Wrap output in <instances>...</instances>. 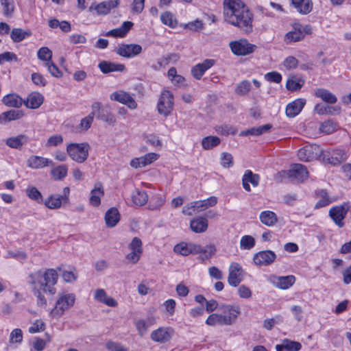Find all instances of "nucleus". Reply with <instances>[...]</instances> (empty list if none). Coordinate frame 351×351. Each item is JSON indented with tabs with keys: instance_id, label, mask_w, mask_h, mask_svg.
<instances>
[{
	"instance_id": "7c9ffc66",
	"label": "nucleus",
	"mask_w": 351,
	"mask_h": 351,
	"mask_svg": "<svg viewBox=\"0 0 351 351\" xmlns=\"http://www.w3.org/2000/svg\"><path fill=\"white\" fill-rule=\"evenodd\" d=\"M315 95L321 98L324 102L330 104H335L337 101V97L325 88H317L315 90Z\"/></svg>"
},
{
	"instance_id": "69168bd1",
	"label": "nucleus",
	"mask_w": 351,
	"mask_h": 351,
	"mask_svg": "<svg viewBox=\"0 0 351 351\" xmlns=\"http://www.w3.org/2000/svg\"><path fill=\"white\" fill-rule=\"evenodd\" d=\"M298 64V60L293 56H289L284 61V66L288 70L296 68Z\"/></svg>"
},
{
	"instance_id": "2eb2a0df",
	"label": "nucleus",
	"mask_w": 351,
	"mask_h": 351,
	"mask_svg": "<svg viewBox=\"0 0 351 351\" xmlns=\"http://www.w3.org/2000/svg\"><path fill=\"white\" fill-rule=\"evenodd\" d=\"M173 330L170 327H160L151 332V339L156 343H165L169 341L173 335Z\"/></svg>"
},
{
	"instance_id": "09e8293b",
	"label": "nucleus",
	"mask_w": 351,
	"mask_h": 351,
	"mask_svg": "<svg viewBox=\"0 0 351 351\" xmlns=\"http://www.w3.org/2000/svg\"><path fill=\"white\" fill-rule=\"evenodd\" d=\"M255 245V239L250 235L243 236L240 241V247L243 250H250Z\"/></svg>"
},
{
	"instance_id": "7ed1b4c3",
	"label": "nucleus",
	"mask_w": 351,
	"mask_h": 351,
	"mask_svg": "<svg viewBox=\"0 0 351 351\" xmlns=\"http://www.w3.org/2000/svg\"><path fill=\"white\" fill-rule=\"evenodd\" d=\"M219 309L223 313H229V315L221 313H213L206 320V324L210 326L215 325L230 326L233 324L239 315L241 313L240 308L238 306L230 304H222Z\"/></svg>"
},
{
	"instance_id": "72a5a7b5",
	"label": "nucleus",
	"mask_w": 351,
	"mask_h": 351,
	"mask_svg": "<svg viewBox=\"0 0 351 351\" xmlns=\"http://www.w3.org/2000/svg\"><path fill=\"white\" fill-rule=\"evenodd\" d=\"M132 202L136 206H143L148 201V195L145 191L135 189L132 196Z\"/></svg>"
},
{
	"instance_id": "774afa93",
	"label": "nucleus",
	"mask_w": 351,
	"mask_h": 351,
	"mask_svg": "<svg viewBox=\"0 0 351 351\" xmlns=\"http://www.w3.org/2000/svg\"><path fill=\"white\" fill-rule=\"evenodd\" d=\"M291 311L298 322L302 321L303 309L300 306L294 305L291 308Z\"/></svg>"
},
{
	"instance_id": "338daca9",
	"label": "nucleus",
	"mask_w": 351,
	"mask_h": 351,
	"mask_svg": "<svg viewBox=\"0 0 351 351\" xmlns=\"http://www.w3.org/2000/svg\"><path fill=\"white\" fill-rule=\"evenodd\" d=\"M121 219V215L118 209L111 207V228L115 226Z\"/></svg>"
},
{
	"instance_id": "c756f323",
	"label": "nucleus",
	"mask_w": 351,
	"mask_h": 351,
	"mask_svg": "<svg viewBox=\"0 0 351 351\" xmlns=\"http://www.w3.org/2000/svg\"><path fill=\"white\" fill-rule=\"evenodd\" d=\"M4 105L11 108H20L23 104V99L15 93L8 94L2 99Z\"/></svg>"
},
{
	"instance_id": "0e129e2a",
	"label": "nucleus",
	"mask_w": 351,
	"mask_h": 351,
	"mask_svg": "<svg viewBox=\"0 0 351 351\" xmlns=\"http://www.w3.org/2000/svg\"><path fill=\"white\" fill-rule=\"evenodd\" d=\"M63 141V138L60 134L51 136L49 138L47 142V146L56 147L61 144Z\"/></svg>"
},
{
	"instance_id": "4be33fe9",
	"label": "nucleus",
	"mask_w": 351,
	"mask_h": 351,
	"mask_svg": "<svg viewBox=\"0 0 351 351\" xmlns=\"http://www.w3.org/2000/svg\"><path fill=\"white\" fill-rule=\"evenodd\" d=\"M305 103L306 100L301 98L289 103L286 108L285 112L287 116L293 118L298 115L304 108Z\"/></svg>"
},
{
	"instance_id": "a19ab883",
	"label": "nucleus",
	"mask_w": 351,
	"mask_h": 351,
	"mask_svg": "<svg viewBox=\"0 0 351 351\" xmlns=\"http://www.w3.org/2000/svg\"><path fill=\"white\" fill-rule=\"evenodd\" d=\"M251 88L252 86L250 82L245 80L237 85L235 88V93L240 96H244L249 93Z\"/></svg>"
},
{
	"instance_id": "bf43d9fd",
	"label": "nucleus",
	"mask_w": 351,
	"mask_h": 351,
	"mask_svg": "<svg viewBox=\"0 0 351 351\" xmlns=\"http://www.w3.org/2000/svg\"><path fill=\"white\" fill-rule=\"evenodd\" d=\"M45 324L41 320H36L29 328L28 331L29 333L34 334L44 330Z\"/></svg>"
},
{
	"instance_id": "f3484780",
	"label": "nucleus",
	"mask_w": 351,
	"mask_h": 351,
	"mask_svg": "<svg viewBox=\"0 0 351 351\" xmlns=\"http://www.w3.org/2000/svg\"><path fill=\"white\" fill-rule=\"evenodd\" d=\"M112 96L114 100L127 106L132 110L137 108V104L134 99L129 93L123 90L116 91Z\"/></svg>"
},
{
	"instance_id": "6e6d98bb",
	"label": "nucleus",
	"mask_w": 351,
	"mask_h": 351,
	"mask_svg": "<svg viewBox=\"0 0 351 351\" xmlns=\"http://www.w3.org/2000/svg\"><path fill=\"white\" fill-rule=\"evenodd\" d=\"M45 65L47 67L48 71L52 76L56 77H60L62 75V71L52 61L48 63H45Z\"/></svg>"
},
{
	"instance_id": "bb28decb",
	"label": "nucleus",
	"mask_w": 351,
	"mask_h": 351,
	"mask_svg": "<svg viewBox=\"0 0 351 351\" xmlns=\"http://www.w3.org/2000/svg\"><path fill=\"white\" fill-rule=\"evenodd\" d=\"M291 3L297 11L302 14H307L313 10L311 0H291Z\"/></svg>"
},
{
	"instance_id": "58836bf2",
	"label": "nucleus",
	"mask_w": 351,
	"mask_h": 351,
	"mask_svg": "<svg viewBox=\"0 0 351 351\" xmlns=\"http://www.w3.org/2000/svg\"><path fill=\"white\" fill-rule=\"evenodd\" d=\"M217 249L214 244H210L206 245L204 247H202V252L199 253V258L204 261L206 260H208L213 257V256L216 252Z\"/></svg>"
},
{
	"instance_id": "680f3d73",
	"label": "nucleus",
	"mask_w": 351,
	"mask_h": 351,
	"mask_svg": "<svg viewBox=\"0 0 351 351\" xmlns=\"http://www.w3.org/2000/svg\"><path fill=\"white\" fill-rule=\"evenodd\" d=\"M32 80L34 84L38 86H45L47 84L46 80L43 75L39 73H34L32 74Z\"/></svg>"
},
{
	"instance_id": "aec40b11",
	"label": "nucleus",
	"mask_w": 351,
	"mask_h": 351,
	"mask_svg": "<svg viewBox=\"0 0 351 351\" xmlns=\"http://www.w3.org/2000/svg\"><path fill=\"white\" fill-rule=\"evenodd\" d=\"M215 64V60L212 59H206L203 62L199 63L194 66L191 69L192 75L196 80H200L204 73L211 68Z\"/></svg>"
},
{
	"instance_id": "6ab92c4d",
	"label": "nucleus",
	"mask_w": 351,
	"mask_h": 351,
	"mask_svg": "<svg viewBox=\"0 0 351 351\" xmlns=\"http://www.w3.org/2000/svg\"><path fill=\"white\" fill-rule=\"evenodd\" d=\"M269 279L275 287L281 289H289L293 285L295 280V278L292 275L287 276H271Z\"/></svg>"
},
{
	"instance_id": "e2e57ef3",
	"label": "nucleus",
	"mask_w": 351,
	"mask_h": 351,
	"mask_svg": "<svg viewBox=\"0 0 351 351\" xmlns=\"http://www.w3.org/2000/svg\"><path fill=\"white\" fill-rule=\"evenodd\" d=\"M160 20L163 24L169 27H173L175 25L173 21V15L169 12H165L162 13L160 16Z\"/></svg>"
},
{
	"instance_id": "a211bd4d",
	"label": "nucleus",
	"mask_w": 351,
	"mask_h": 351,
	"mask_svg": "<svg viewBox=\"0 0 351 351\" xmlns=\"http://www.w3.org/2000/svg\"><path fill=\"white\" fill-rule=\"evenodd\" d=\"M53 165L51 160L38 156H31L27 160V167L34 169H42Z\"/></svg>"
},
{
	"instance_id": "f704fd0d",
	"label": "nucleus",
	"mask_w": 351,
	"mask_h": 351,
	"mask_svg": "<svg viewBox=\"0 0 351 351\" xmlns=\"http://www.w3.org/2000/svg\"><path fill=\"white\" fill-rule=\"evenodd\" d=\"M68 173V167L65 165H60L53 167L51 170V175L55 180H62Z\"/></svg>"
},
{
	"instance_id": "8fccbe9b",
	"label": "nucleus",
	"mask_w": 351,
	"mask_h": 351,
	"mask_svg": "<svg viewBox=\"0 0 351 351\" xmlns=\"http://www.w3.org/2000/svg\"><path fill=\"white\" fill-rule=\"evenodd\" d=\"M138 334L140 337H143L147 332L149 326L145 322L144 319H139L134 322Z\"/></svg>"
},
{
	"instance_id": "dca6fc26",
	"label": "nucleus",
	"mask_w": 351,
	"mask_h": 351,
	"mask_svg": "<svg viewBox=\"0 0 351 351\" xmlns=\"http://www.w3.org/2000/svg\"><path fill=\"white\" fill-rule=\"evenodd\" d=\"M228 271V284L234 287H237L243 279L241 266L237 263H232L230 265Z\"/></svg>"
},
{
	"instance_id": "20e7f679",
	"label": "nucleus",
	"mask_w": 351,
	"mask_h": 351,
	"mask_svg": "<svg viewBox=\"0 0 351 351\" xmlns=\"http://www.w3.org/2000/svg\"><path fill=\"white\" fill-rule=\"evenodd\" d=\"M75 300V295L72 293H64L60 295L54 308L51 311V315L56 319L60 318L65 311L73 305Z\"/></svg>"
},
{
	"instance_id": "4d7b16f0",
	"label": "nucleus",
	"mask_w": 351,
	"mask_h": 351,
	"mask_svg": "<svg viewBox=\"0 0 351 351\" xmlns=\"http://www.w3.org/2000/svg\"><path fill=\"white\" fill-rule=\"evenodd\" d=\"M23 340V332L22 330L19 328H16L12 331L10 336V342L12 343H21Z\"/></svg>"
},
{
	"instance_id": "1a4fd4ad",
	"label": "nucleus",
	"mask_w": 351,
	"mask_h": 351,
	"mask_svg": "<svg viewBox=\"0 0 351 351\" xmlns=\"http://www.w3.org/2000/svg\"><path fill=\"white\" fill-rule=\"evenodd\" d=\"M115 52L120 56L132 58L139 55L142 51V47L138 44L121 43L114 49Z\"/></svg>"
},
{
	"instance_id": "37998d69",
	"label": "nucleus",
	"mask_w": 351,
	"mask_h": 351,
	"mask_svg": "<svg viewBox=\"0 0 351 351\" xmlns=\"http://www.w3.org/2000/svg\"><path fill=\"white\" fill-rule=\"evenodd\" d=\"M26 195L32 200L41 203L43 202V195L41 193L33 186H29L25 190Z\"/></svg>"
},
{
	"instance_id": "e433bc0d",
	"label": "nucleus",
	"mask_w": 351,
	"mask_h": 351,
	"mask_svg": "<svg viewBox=\"0 0 351 351\" xmlns=\"http://www.w3.org/2000/svg\"><path fill=\"white\" fill-rule=\"evenodd\" d=\"M195 206L197 210H204L206 208L214 206L217 203V198L215 196H211L206 199L194 202Z\"/></svg>"
},
{
	"instance_id": "de8ad7c7",
	"label": "nucleus",
	"mask_w": 351,
	"mask_h": 351,
	"mask_svg": "<svg viewBox=\"0 0 351 351\" xmlns=\"http://www.w3.org/2000/svg\"><path fill=\"white\" fill-rule=\"evenodd\" d=\"M94 298L99 302L110 306V298L103 289H97L94 292Z\"/></svg>"
},
{
	"instance_id": "c85d7f7f",
	"label": "nucleus",
	"mask_w": 351,
	"mask_h": 351,
	"mask_svg": "<svg viewBox=\"0 0 351 351\" xmlns=\"http://www.w3.org/2000/svg\"><path fill=\"white\" fill-rule=\"evenodd\" d=\"M24 116L22 110H11L0 114V123L5 124L11 121L18 120Z\"/></svg>"
},
{
	"instance_id": "6e6552de",
	"label": "nucleus",
	"mask_w": 351,
	"mask_h": 351,
	"mask_svg": "<svg viewBox=\"0 0 351 351\" xmlns=\"http://www.w3.org/2000/svg\"><path fill=\"white\" fill-rule=\"evenodd\" d=\"M348 158L347 153L343 149H334L331 151H323L322 160L332 165H337L345 161Z\"/></svg>"
},
{
	"instance_id": "4c0bfd02",
	"label": "nucleus",
	"mask_w": 351,
	"mask_h": 351,
	"mask_svg": "<svg viewBox=\"0 0 351 351\" xmlns=\"http://www.w3.org/2000/svg\"><path fill=\"white\" fill-rule=\"evenodd\" d=\"M220 143V138L216 136H208L202 140V147L209 150L217 147Z\"/></svg>"
},
{
	"instance_id": "603ef678",
	"label": "nucleus",
	"mask_w": 351,
	"mask_h": 351,
	"mask_svg": "<svg viewBox=\"0 0 351 351\" xmlns=\"http://www.w3.org/2000/svg\"><path fill=\"white\" fill-rule=\"evenodd\" d=\"M173 251L182 256L189 255V247L188 243L181 242L174 246Z\"/></svg>"
},
{
	"instance_id": "f257e3e1",
	"label": "nucleus",
	"mask_w": 351,
	"mask_h": 351,
	"mask_svg": "<svg viewBox=\"0 0 351 351\" xmlns=\"http://www.w3.org/2000/svg\"><path fill=\"white\" fill-rule=\"evenodd\" d=\"M225 20L246 33L252 31L253 14L241 0H224Z\"/></svg>"
},
{
	"instance_id": "c03bdc74",
	"label": "nucleus",
	"mask_w": 351,
	"mask_h": 351,
	"mask_svg": "<svg viewBox=\"0 0 351 351\" xmlns=\"http://www.w3.org/2000/svg\"><path fill=\"white\" fill-rule=\"evenodd\" d=\"M285 37L289 42H298L304 39V34H302L297 25L293 31L286 34Z\"/></svg>"
},
{
	"instance_id": "13d9d810",
	"label": "nucleus",
	"mask_w": 351,
	"mask_h": 351,
	"mask_svg": "<svg viewBox=\"0 0 351 351\" xmlns=\"http://www.w3.org/2000/svg\"><path fill=\"white\" fill-rule=\"evenodd\" d=\"M265 78L269 82L280 83L282 80V75L276 71H271L265 75Z\"/></svg>"
},
{
	"instance_id": "5701e85b",
	"label": "nucleus",
	"mask_w": 351,
	"mask_h": 351,
	"mask_svg": "<svg viewBox=\"0 0 351 351\" xmlns=\"http://www.w3.org/2000/svg\"><path fill=\"white\" fill-rule=\"evenodd\" d=\"M104 195L103 186L101 182L95 184L94 188L90 191L89 203L94 207H98L101 204V197Z\"/></svg>"
},
{
	"instance_id": "423d86ee",
	"label": "nucleus",
	"mask_w": 351,
	"mask_h": 351,
	"mask_svg": "<svg viewBox=\"0 0 351 351\" xmlns=\"http://www.w3.org/2000/svg\"><path fill=\"white\" fill-rule=\"evenodd\" d=\"M173 93L168 90H164L160 95L157 104L158 113L165 117H168L173 109Z\"/></svg>"
},
{
	"instance_id": "a18cd8bd",
	"label": "nucleus",
	"mask_w": 351,
	"mask_h": 351,
	"mask_svg": "<svg viewBox=\"0 0 351 351\" xmlns=\"http://www.w3.org/2000/svg\"><path fill=\"white\" fill-rule=\"evenodd\" d=\"M37 56L41 61L48 63L51 61L52 51L48 47H43L38 49Z\"/></svg>"
},
{
	"instance_id": "864d4df0",
	"label": "nucleus",
	"mask_w": 351,
	"mask_h": 351,
	"mask_svg": "<svg viewBox=\"0 0 351 351\" xmlns=\"http://www.w3.org/2000/svg\"><path fill=\"white\" fill-rule=\"evenodd\" d=\"M221 165L224 168H230L233 165V157L227 152H223L221 155Z\"/></svg>"
},
{
	"instance_id": "4468645a",
	"label": "nucleus",
	"mask_w": 351,
	"mask_h": 351,
	"mask_svg": "<svg viewBox=\"0 0 351 351\" xmlns=\"http://www.w3.org/2000/svg\"><path fill=\"white\" fill-rule=\"evenodd\" d=\"M276 258V254L271 250H263L256 253L253 258L257 266H267L273 263Z\"/></svg>"
},
{
	"instance_id": "052dcab7",
	"label": "nucleus",
	"mask_w": 351,
	"mask_h": 351,
	"mask_svg": "<svg viewBox=\"0 0 351 351\" xmlns=\"http://www.w3.org/2000/svg\"><path fill=\"white\" fill-rule=\"evenodd\" d=\"M322 199H319L315 204V208H319L328 205L331 201L327 196V193L325 191H322L320 193Z\"/></svg>"
},
{
	"instance_id": "2f4dec72",
	"label": "nucleus",
	"mask_w": 351,
	"mask_h": 351,
	"mask_svg": "<svg viewBox=\"0 0 351 351\" xmlns=\"http://www.w3.org/2000/svg\"><path fill=\"white\" fill-rule=\"evenodd\" d=\"M259 218L261 221L267 226H274L278 221L276 213L270 210L261 212Z\"/></svg>"
},
{
	"instance_id": "39448f33",
	"label": "nucleus",
	"mask_w": 351,
	"mask_h": 351,
	"mask_svg": "<svg viewBox=\"0 0 351 351\" xmlns=\"http://www.w3.org/2000/svg\"><path fill=\"white\" fill-rule=\"evenodd\" d=\"M89 145L87 143H71L66 152L70 158L79 163L84 162L88 156Z\"/></svg>"
},
{
	"instance_id": "0eeeda50",
	"label": "nucleus",
	"mask_w": 351,
	"mask_h": 351,
	"mask_svg": "<svg viewBox=\"0 0 351 351\" xmlns=\"http://www.w3.org/2000/svg\"><path fill=\"white\" fill-rule=\"evenodd\" d=\"M322 150L317 145H307L298 150V156L300 160L308 162L317 158L322 159Z\"/></svg>"
},
{
	"instance_id": "9d476101",
	"label": "nucleus",
	"mask_w": 351,
	"mask_h": 351,
	"mask_svg": "<svg viewBox=\"0 0 351 351\" xmlns=\"http://www.w3.org/2000/svg\"><path fill=\"white\" fill-rule=\"evenodd\" d=\"M232 52L237 56H245L252 53L256 46L249 43L246 40L231 41L229 44Z\"/></svg>"
},
{
	"instance_id": "cd10ccee",
	"label": "nucleus",
	"mask_w": 351,
	"mask_h": 351,
	"mask_svg": "<svg viewBox=\"0 0 351 351\" xmlns=\"http://www.w3.org/2000/svg\"><path fill=\"white\" fill-rule=\"evenodd\" d=\"M208 221L206 218L199 217L193 219L190 223V227L193 232L202 233L206 231L208 228Z\"/></svg>"
},
{
	"instance_id": "473e14b6",
	"label": "nucleus",
	"mask_w": 351,
	"mask_h": 351,
	"mask_svg": "<svg viewBox=\"0 0 351 351\" xmlns=\"http://www.w3.org/2000/svg\"><path fill=\"white\" fill-rule=\"evenodd\" d=\"M134 24L131 21H125L121 27L111 29V36L114 37H124L132 29Z\"/></svg>"
},
{
	"instance_id": "b1692460",
	"label": "nucleus",
	"mask_w": 351,
	"mask_h": 351,
	"mask_svg": "<svg viewBox=\"0 0 351 351\" xmlns=\"http://www.w3.org/2000/svg\"><path fill=\"white\" fill-rule=\"evenodd\" d=\"M91 108L92 112L88 116L83 118L80 121L79 127L83 132L88 130L90 128L93 121L94 116L96 114V110H99L100 109V103H93Z\"/></svg>"
},
{
	"instance_id": "c9c22d12",
	"label": "nucleus",
	"mask_w": 351,
	"mask_h": 351,
	"mask_svg": "<svg viewBox=\"0 0 351 351\" xmlns=\"http://www.w3.org/2000/svg\"><path fill=\"white\" fill-rule=\"evenodd\" d=\"M304 84V80L296 76H291L287 80L286 87L289 90L295 91L300 90Z\"/></svg>"
},
{
	"instance_id": "ddd939ff",
	"label": "nucleus",
	"mask_w": 351,
	"mask_h": 351,
	"mask_svg": "<svg viewBox=\"0 0 351 351\" xmlns=\"http://www.w3.org/2000/svg\"><path fill=\"white\" fill-rule=\"evenodd\" d=\"M130 252L126 255V259L132 263H136L143 253L142 241L138 237H134L129 245Z\"/></svg>"
},
{
	"instance_id": "79ce46f5",
	"label": "nucleus",
	"mask_w": 351,
	"mask_h": 351,
	"mask_svg": "<svg viewBox=\"0 0 351 351\" xmlns=\"http://www.w3.org/2000/svg\"><path fill=\"white\" fill-rule=\"evenodd\" d=\"M3 8V14L6 17H12L14 11V5L12 0H0Z\"/></svg>"
},
{
	"instance_id": "5fc2aeb1",
	"label": "nucleus",
	"mask_w": 351,
	"mask_h": 351,
	"mask_svg": "<svg viewBox=\"0 0 351 351\" xmlns=\"http://www.w3.org/2000/svg\"><path fill=\"white\" fill-rule=\"evenodd\" d=\"M284 347H285V350L287 351H298L301 349L302 346L298 341L285 339Z\"/></svg>"
},
{
	"instance_id": "f03ea898",
	"label": "nucleus",
	"mask_w": 351,
	"mask_h": 351,
	"mask_svg": "<svg viewBox=\"0 0 351 351\" xmlns=\"http://www.w3.org/2000/svg\"><path fill=\"white\" fill-rule=\"evenodd\" d=\"M58 274L53 269H47L45 271H37L29 274L28 283L32 286L34 295L38 300V303L45 304L47 300L43 293L54 294L56 289L54 285L58 281Z\"/></svg>"
},
{
	"instance_id": "3c124183",
	"label": "nucleus",
	"mask_w": 351,
	"mask_h": 351,
	"mask_svg": "<svg viewBox=\"0 0 351 351\" xmlns=\"http://www.w3.org/2000/svg\"><path fill=\"white\" fill-rule=\"evenodd\" d=\"M93 10H96L98 14H107L110 8L107 6L106 2H101L96 5L92 4L89 8V10L92 11Z\"/></svg>"
},
{
	"instance_id": "49530a36",
	"label": "nucleus",
	"mask_w": 351,
	"mask_h": 351,
	"mask_svg": "<svg viewBox=\"0 0 351 351\" xmlns=\"http://www.w3.org/2000/svg\"><path fill=\"white\" fill-rule=\"evenodd\" d=\"M29 34L21 28H14L11 33L10 37L15 43H19L28 36Z\"/></svg>"
},
{
	"instance_id": "9b49d317",
	"label": "nucleus",
	"mask_w": 351,
	"mask_h": 351,
	"mask_svg": "<svg viewBox=\"0 0 351 351\" xmlns=\"http://www.w3.org/2000/svg\"><path fill=\"white\" fill-rule=\"evenodd\" d=\"M348 211L347 204L332 207L329 210V216L333 222L339 228L344 226L343 219Z\"/></svg>"
},
{
	"instance_id": "f8f14e48",
	"label": "nucleus",
	"mask_w": 351,
	"mask_h": 351,
	"mask_svg": "<svg viewBox=\"0 0 351 351\" xmlns=\"http://www.w3.org/2000/svg\"><path fill=\"white\" fill-rule=\"evenodd\" d=\"M284 174L293 180L303 182L308 178V171L306 167L302 164H294L287 171H283Z\"/></svg>"
},
{
	"instance_id": "393cba45",
	"label": "nucleus",
	"mask_w": 351,
	"mask_h": 351,
	"mask_svg": "<svg viewBox=\"0 0 351 351\" xmlns=\"http://www.w3.org/2000/svg\"><path fill=\"white\" fill-rule=\"evenodd\" d=\"M43 96L38 92H33L30 93L26 100L23 101L25 106L31 109L38 108L43 103Z\"/></svg>"
},
{
	"instance_id": "412c9836",
	"label": "nucleus",
	"mask_w": 351,
	"mask_h": 351,
	"mask_svg": "<svg viewBox=\"0 0 351 351\" xmlns=\"http://www.w3.org/2000/svg\"><path fill=\"white\" fill-rule=\"evenodd\" d=\"M259 181V175L253 173L251 170H246L242 178L243 187L246 191H250V183H251L253 186L256 187L258 185Z\"/></svg>"
},
{
	"instance_id": "ea45409f",
	"label": "nucleus",
	"mask_w": 351,
	"mask_h": 351,
	"mask_svg": "<svg viewBox=\"0 0 351 351\" xmlns=\"http://www.w3.org/2000/svg\"><path fill=\"white\" fill-rule=\"evenodd\" d=\"M62 196L60 195H51L45 202V205L50 209H56L62 205Z\"/></svg>"
},
{
	"instance_id": "a878e982",
	"label": "nucleus",
	"mask_w": 351,
	"mask_h": 351,
	"mask_svg": "<svg viewBox=\"0 0 351 351\" xmlns=\"http://www.w3.org/2000/svg\"><path fill=\"white\" fill-rule=\"evenodd\" d=\"M28 137L24 134L10 137L6 139L5 144L13 149H21L28 142Z\"/></svg>"
}]
</instances>
